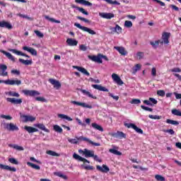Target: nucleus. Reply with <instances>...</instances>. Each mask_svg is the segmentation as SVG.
Returning a JSON list of instances; mask_svg holds the SVG:
<instances>
[{"label": "nucleus", "instance_id": "obj_1", "mask_svg": "<svg viewBox=\"0 0 181 181\" xmlns=\"http://www.w3.org/2000/svg\"><path fill=\"white\" fill-rule=\"evenodd\" d=\"M78 141H85L86 142H88L90 145L93 146H100L101 144L100 143H95L94 141L90 140V139L84 136L76 137V139H68V141L69 144H72L73 145H77L78 144Z\"/></svg>", "mask_w": 181, "mask_h": 181}, {"label": "nucleus", "instance_id": "obj_2", "mask_svg": "<svg viewBox=\"0 0 181 181\" xmlns=\"http://www.w3.org/2000/svg\"><path fill=\"white\" fill-rule=\"evenodd\" d=\"M4 128L7 131H19V127L13 123H4Z\"/></svg>", "mask_w": 181, "mask_h": 181}, {"label": "nucleus", "instance_id": "obj_3", "mask_svg": "<svg viewBox=\"0 0 181 181\" xmlns=\"http://www.w3.org/2000/svg\"><path fill=\"white\" fill-rule=\"evenodd\" d=\"M74 26H76V28H78V29H81V30H83V32H87L88 33H89V35H95V31L87 27L82 26L78 23H75Z\"/></svg>", "mask_w": 181, "mask_h": 181}, {"label": "nucleus", "instance_id": "obj_4", "mask_svg": "<svg viewBox=\"0 0 181 181\" xmlns=\"http://www.w3.org/2000/svg\"><path fill=\"white\" fill-rule=\"evenodd\" d=\"M71 104H73L74 105H77L78 107H82L83 108H89L90 110L93 108L92 105H90L86 103L77 102L75 100H71Z\"/></svg>", "mask_w": 181, "mask_h": 181}, {"label": "nucleus", "instance_id": "obj_5", "mask_svg": "<svg viewBox=\"0 0 181 181\" xmlns=\"http://www.w3.org/2000/svg\"><path fill=\"white\" fill-rule=\"evenodd\" d=\"M124 127H127V128H132V129H134L137 134H144V131L142 129H139L136 125H135L133 123H126L124 124Z\"/></svg>", "mask_w": 181, "mask_h": 181}, {"label": "nucleus", "instance_id": "obj_6", "mask_svg": "<svg viewBox=\"0 0 181 181\" xmlns=\"http://www.w3.org/2000/svg\"><path fill=\"white\" fill-rule=\"evenodd\" d=\"M79 153H83V155H85V158H93V156H94V151H90L87 148L79 150Z\"/></svg>", "mask_w": 181, "mask_h": 181}, {"label": "nucleus", "instance_id": "obj_7", "mask_svg": "<svg viewBox=\"0 0 181 181\" xmlns=\"http://www.w3.org/2000/svg\"><path fill=\"white\" fill-rule=\"evenodd\" d=\"M88 59H90V60H92V62H95V63H99V64L103 63V59H101V54H98L97 56L88 55Z\"/></svg>", "mask_w": 181, "mask_h": 181}, {"label": "nucleus", "instance_id": "obj_8", "mask_svg": "<svg viewBox=\"0 0 181 181\" xmlns=\"http://www.w3.org/2000/svg\"><path fill=\"white\" fill-rule=\"evenodd\" d=\"M8 66L6 64H0V76L2 77H6L8 76Z\"/></svg>", "mask_w": 181, "mask_h": 181}, {"label": "nucleus", "instance_id": "obj_9", "mask_svg": "<svg viewBox=\"0 0 181 181\" xmlns=\"http://www.w3.org/2000/svg\"><path fill=\"white\" fill-rule=\"evenodd\" d=\"M23 94L25 95H30V97H35L36 95H40V93L37 90H23Z\"/></svg>", "mask_w": 181, "mask_h": 181}, {"label": "nucleus", "instance_id": "obj_10", "mask_svg": "<svg viewBox=\"0 0 181 181\" xmlns=\"http://www.w3.org/2000/svg\"><path fill=\"white\" fill-rule=\"evenodd\" d=\"M112 78L115 83H117L118 86H122V84H124V81H122L119 76L117 74H112Z\"/></svg>", "mask_w": 181, "mask_h": 181}, {"label": "nucleus", "instance_id": "obj_11", "mask_svg": "<svg viewBox=\"0 0 181 181\" xmlns=\"http://www.w3.org/2000/svg\"><path fill=\"white\" fill-rule=\"evenodd\" d=\"M169 37H170V34L169 33H164L162 35V40L163 41H160L161 45H168L169 44Z\"/></svg>", "mask_w": 181, "mask_h": 181}, {"label": "nucleus", "instance_id": "obj_12", "mask_svg": "<svg viewBox=\"0 0 181 181\" xmlns=\"http://www.w3.org/2000/svg\"><path fill=\"white\" fill-rule=\"evenodd\" d=\"M6 84V86H21L22 81L21 80L7 79Z\"/></svg>", "mask_w": 181, "mask_h": 181}, {"label": "nucleus", "instance_id": "obj_13", "mask_svg": "<svg viewBox=\"0 0 181 181\" xmlns=\"http://www.w3.org/2000/svg\"><path fill=\"white\" fill-rule=\"evenodd\" d=\"M48 81H49V83L54 86V88H56V90H59V88L62 87V83H60V82L56 79L49 78Z\"/></svg>", "mask_w": 181, "mask_h": 181}, {"label": "nucleus", "instance_id": "obj_14", "mask_svg": "<svg viewBox=\"0 0 181 181\" xmlns=\"http://www.w3.org/2000/svg\"><path fill=\"white\" fill-rule=\"evenodd\" d=\"M6 101H8V103H11V104L15 105L21 104L23 102L21 98L16 99L15 98H7Z\"/></svg>", "mask_w": 181, "mask_h": 181}, {"label": "nucleus", "instance_id": "obj_15", "mask_svg": "<svg viewBox=\"0 0 181 181\" xmlns=\"http://www.w3.org/2000/svg\"><path fill=\"white\" fill-rule=\"evenodd\" d=\"M99 16L103 19H112L115 15L112 13H99Z\"/></svg>", "mask_w": 181, "mask_h": 181}, {"label": "nucleus", "instance_id": "obj_16", "mask_svg": "<svg viewBox=\"0 0 181 181\" xmlns=\"http://www.w3.org/2000/svg\"><path fill=\"white\" fill-rule=\"evenodd\" d=\"M96 169L103 173H108V172H110V168L105 165H103L102 167L100 165H97Z\"/></svg>", "mask_w": 181, "mask_h": 181}, {"label": "nucleus", "instance_id": "obj_17", "mask_svg": "<svg viewBox=\"0 0 181 181\" xmlns=\"http://www.w3.org/2000/svg\"><path fill=\"white\" fill-rule=\"evenodd\" d=\"M22 118L24 122H33V121H36V117L31 115H23Z\"/></svg>", "mask_w": 181, "mask_h": 181}, {"label": "nucleus", "instance_id": "obj_18", "mask_svg": "<svg viewBox=\"0 0 181 181\" xmlns=\"http://www.w3.org/2000/svg\"><path fill=\"white\" fill-rule=\"evenodd\" d=\"M0 28H6V29L11 30L13 27L12 26V24L9 22L3 21H0Z\"/></svg>", "mask_w": 181, "mask_h": 181}, {"label": "nucleus", "instance_id": "obj_19", "mask_svg": "<svg viewBox=\"0 0 181 181\" xmlns=\"http://www.w3.org/2000/svg\"><path fill=\"white\" fill-rule=\"evenodd\" d=\"M73 69H76L78 71H81V73H83V74H85V76H88V77L90 76V72H88L87 69L85 68L78 66H73Z\"/></svg>", "mask_w": 181, "mask_h": 181}, {"label": "nucleus", "instance_id": "obj_20", "mask_svg": "<svg viewBox=\"0 0 181 181\" xmlns=\"http://www.w3.org/2000/svg\"><path fill=\"white\" fill-rule=\"evenodd\" d=\"M23 50H25V52H28V53H30L33 56H37V51L36 49L29 47H23Z\"/></svg>", "mask_w": 181, "mask_h": 181}, {"label": "nucleus", "instance_id": "obj_21", "mask_svg": "<svg viewBox=\"0 0 181 181\" xmlns=\"http://www.w3.org/2000/svg\"><path fill=\"white\" fill-rule=\"evenodd\" d=\"M73 158L74 159H76V160H80L81 162H84L85 163H90V161H88V160L80 156L77 153H74L73 155Z\"/></svg>", "mask_w": 181, "mask_h": 181}, {"label": "nucleus", "instance_id": "obj_22", "mask_svg": "<svg viewBox=\"0 0 181 181\" xmlns=\"http://www.w3.org/2000/svg\"><path fill=\"white\" fill-rule=\"evenodd\" d=\"M81 91L83 95H86L87 97H89V98H93V100H97V96H94L88 90H86L85 89H81Z\"/></svg>", "mask_w": 181, "mask_h": 181}, {"label": "nucleus", "instance_id": "obj_23", "mask_svg": "<svg viewBox=\"0 0 181 181\" xmlns=\"http://www.w3.org/2000/svg\"><path fill=\"white\" fill-rule=\"evenodd\" d=\"M112 136L114 138H119V139H122V138L127 137V135L122 132H117L116 133H113Z\"/></svg>", "mask_w": 181, "mask_h": 181}, {"label": "nucleus", "instance_id": "obj_24", "mask_svg": "<svg viewBox=\"0 0 181 181\" xmlns=\"http://www.w3.org/2000/svg\"><path fill=\"white\" fill-rule=\"evenodd\" d=\"M0 169H3L4 170H9L10 172L16 171V168L14 167H10L9 165H5L4 164H0Z\"/></svg>", "mask_w": 181, "mask_h": 181}, {"label": "nucleus", "instance_id": "obj_25", "mask_svg": "<svg viewBox=\"0 0 181 181\" xmlns=\"http://www.w3.org/2000/svg\"><path fill=\"white\" fill-rule=\"evenodd\" d=\"M0 52L1 53H3V54H5L6 57H7L9 60H11V62H15V57L12 55L11 53H9L3 49H1Z\"/></svg>", "mask_w": 181, "mask_h": 181}, {"label": "nucleus", "instance_id": "obj_26", "mask_svg": "<svg viewBox=\"0 0 181 181\" xmlns=\"http://www.w3.org/2000/svg\"><path fill=\"white\" fill-rule=\"evenodd\" d=\"M66 43L68 46H77L78 41L73 38H68L66 40Z\"/></svg>", "mask_w": 181, "mask_h": 181}, {"label": "nucleus", "instance_id": "obj_27", "mask_svg": "<svg viewBox=\"0 0 181 181\" xmlns=\"http://www.w3.org/2000/svg\"><path fill=\"white\" fill-rule=\"evenodd\" d=\"M93 88H95V90H99V91H105L106 93H108V88L102 86L101 85H92Z\"/></svg>", "mask_w": 181, "mask_h": 181}, {"label": "nucleus", "instance_id": "obj_28", "mask_svg": "<svg viewBox=\"0 0 181 181\" xmlns=\"http://www.w3.org/2000/svg\"><path fill=\"white\" fill-rule=\"evenodd\" d=\"M114 49L117 50L122 56H126L128 52L125 50V48L123 47H114Z\"/></svg>", "mask_w": 181, "mask_h": 181}, {"label": "nucleus", "instance_id": "obj_29", "mask_svg": "<svg viewBox=\"0 0 181 181\" xmlns=\"http://www.w3.org/2000/svg\"><path fill=\"white\" fill-rule=\"evenodd\" d=\"M24 129H25V131H27V132H28V134H33V132H39V129H37L35 127H30V126H25Z\"/></svg>", "mask_w": 181, "mask_h": 181}, {"label": "nucleus", "instance_id": "obj_30", "mask_svg": "<svg viewBox=\"0 0 181 181\" xmlns=\"http://www.w3.org/2000/svg\"><path fill=\"white\" fill-rule=\"evenodd\" d=\"M75 2H76V4L85 5V6H93V4L86 0H75Z\"/></svg>", "mask_w": 181, "mask_h": 181}, {"label": "nucleus", "instance_id": "obj_31", "mask_svg": "<svg viewBox=\"0 0 181 181\" xmlns=\"http://www.w3.org/2000/svg\"><path fill=\"white\" fill-rule=\"evenodd\" d=\"M34 127L39 128V129H41L42 131H45V132H50L48 129H46V127L43 124H34Z\"/></svg>", "mask_w": 181, "mask_h": 181}, {"label": "nucleus", "instance_id": "obj_32", "mask_svg": "<svg viewBox=\"0 0 181 181\" xmlns=\"http://www.w3.org/2000/svg\"><path fill=\"white\" fill-rule=\"evenodd\" d=\"M5 94L9 97H16V98H19L21 97V95L18 93L14 91L5 92Z\"/></svg>", "mask_w": 181, "mask_h": 181}, {"label": "nucleus", "instance_id": "obj_33", "mask_svg": "<svg viewBox=\"0 0 181 181\" xmlns=\"http://www.w3.org/2000/svg\"><path fill=\"white\" fill-rule=\"evenodd\" d=\"M91 127H92V128H94V129L100 131V132H103L104 131V129L103 128V127H101L100 124H98L97 123H92Z\"/></svg>", "mask_w": 181, "mask_h": 181}, {"label": "nucleus", "instance_id": "obj_34", "mask_svg": "<svg viewBox=\"0 0 181 181\" xmlns=\"http://www.w3.org/2000/svg\"><path fill=\"white\" fill-rule=\"evenodd\" d=\"M58 117L61 118V119H66L67 121H73V119L64 114H59Z\"/></svg>", "mask_w": 181, "mask_h": 181}, {"label": "nucleus", "instance_id": "obj_35", "mask_svg": "<svg viewBox=\"0 0 181 181\" xmlns=\"http://www.w3.org/2000/svg\"><path fill=\"white\" fill-rule=\"evenodd\" d=\"M18 62H20V63H22L23 64H25V66H29L30 64H32L33 62L32 59L31 60H25L23 59H19Z\"/></svg>", "mask_w": 181, "mask_h": 181}, {"label": "nucleus", "instance_id": "obj_36", "mask_svg": "<svg viewBox=\"0 0 181 181\" xmlns=\"http://www.w3.org/2000/svg\"><path fill=\"white\" fill-rule=\"evenodd\" d=\"M27 165H28V166H30L33 169H35V170H40V166H39L36 164H33V163L28 162Z\"/></svg>", "mask_w": 181, "mask_h": 181}, {"label": "nucleus", "instance_id": "obj_37", "mask_svg": "<svg viewBox=\"0 0 181 181\" xmlns=\"http://www.w3.org/2000/svg\"><path fill=\"white\" fill-rule=\"evenodd\" d=\"M8 146H10V148H13V149H16V151H24L25 149L23 146L16 144H9Z\"/></svg>", "mask_w": 181, "mask_h": 181}, {"label": "nucleus", "instance_id": "obj_38", "mask_svg": "<svg viewBox=\"0 0 181 181\" xmlns=\"http://www.w3.org/2000/svg\"><path fill=\"white\" fill-rule=\"evenodd\" d=\"M53 129L55 131V132H59V134H62V132H63V129H62V127L57 124L53 126Z\"/></svg>", "mask_w": 181, "mask_h": 181}, {"label": "nucleus", "instance_id": "obj_39", "mask_svg": "<svg viewBox=\"0 0 181 181\" xmlns=\"http://www.w3.org/2000/svg\"><path fill=\"white\" fill-rule=\"evenodd\" d=\"M109 152H110V153H113V155H117V156H121V155H122V153L114 148H110Z\"/></svg>", "mask_w": 181, "mask_h": 181}, {"label": "nucleus", "instance_id": "obj_40", "mask_svg": "<svg viewBox=\"0 0 181 181\" xmlns=\"http://www.w3.org/2000/svg\"><path fill=\"white\" fill-rule=\"evenodd\" d=\"M47 155H50V156H60V154L56 153V151H53L52 150H49L46 151Z\"/></svg>", "mask_w": 181, "mask_h": 181}, {"label": "nucleus", "instance_id": "obj_41", "mask_svg": "<svg viewBox=\"0 0 181 181\" xmlns=\"http://www.w3.org/2000/svg\"><path fill=\"white\" fill-rule=\"evenodd\" d=\"M173 115H176L177 117H181V112L179 110L173 109L171 110Z\"/></svg>", "mask_w": 181, "mask_h": 181}, {"label": "nucleus", "instance_id": "obj_42", "mask_svg": "<svg viewBox=\"0 0 181 181\" xmlns=\"http://www.w3.org/2000/svg\"><path fill=\"white\" fill-rule=\"evenodd\" d=\"M166 123L167 124H170L171 125H179V122L176 121V120H173L170 119H168L166 120Z\"/></svg>", "mask_w": 181, "mask_h": 181}, {"label": "nucleus", "instance_id": "obj_43", "mask_svg": "<svg viewBox=\"0 0 181 181\" xmlns=\"http://www.w3.org/2000/svg\"><path fill=\"white\" fill-rule=\"evenodd\" d=\"M159 43H160V40H157L155 42H151L150 44L151 45L153 49H157L158 46H159Z\"/></svg>", "mask_w": 181, "mask_h": 181}, {"label": "nucleus", "instance_id": "obj_44", "mask_svg": "<svg viewBox=\"0 0 181 181\" xmlns=\"http://www.w3.org/2000/svg\"><path fill=\"white\" fill-rule=\"evenodd\" d=\"M54 175H56V176H58L59 177H62V179H64L65 180H66V179H67V176H66L61 172L54 173Z\"/></svg>", "mask_w": 181, "mask_h": 181}, {"label": "nucleus", "instance_id": "obj_45", "mask_svg": "<svg viewBox=\"0 0 181 181\" xmlns=\"http://www.w3.org/2000/svg\"><path fill=\"white\" fill-rule=\"evenodd\" d=\"M45 19H47L48 21H49V22H53L54 23H60V21L59 20H56L53 18H50L49 16H45Z\"/></svg>", "mask_w": 181, "mask_h": 181}, {"label": "nucleus", "instance_id": "obj_46", "mask_svg": "<svg viewBox=\"0 0 181 181\" xmlns=\"http://www.w3.org/2000/svg\"><path fill=\"white\" fill-rule=\"evenodd\" d=\"M141 103V100L139 99H132L130 101V104H134L135 105H138Z\"/></svg>", "mask_w": 181, "mask_h": 181}, {"label": "nucleus", "instance_id": "obj_47", "mask_svg": "<svg viewBox=\"0 0 181 181\" xmlns=\"http://www.w3.org/2000/svg\"><path fill=\"white\" fill-rule=\"evenodd\" d=\"M155 178L158 181H165L166 180L165 179V177L160 175H156Z\"/></svg>", "mask_w": 181, "mask_h": 181}, {"label": "nucleus", "instance_id": "obj_48", "mask_svg": "<svg viewBox=\"0 0 181 181\" xmlns=\"http://www.w3.org/2000/svg\"><path fill=\"white\" fill-rule=\"evenodd\" d=\"M144 56H145V54L144 52H139L136 53V58L139 60H141V59H144Z\"/></svg>", "mask_w": 181, "mask_h": 181}, {"label": "nucleus", "instance_id": "obj_49", "mask_svg": "<svg viewBox=\"0 0 181 181\" xmlns=\"http://www.w3.org/2000/svg\"><path fill=\"white\" fill-rule=\"evenodd\" d=\"M163 132L169 134L170 135H175V131L173 130V129H165L163 130Z\"/></svg>", "mask_w": 181, "mask_h": 181}, {"label": "nucleus", "instance_id": "obj_50", "mask_svg": "<svg viewBox=\"0 0 181 181\" xmlns=\"http://www.w3.org/2000/svg\"><path fill=\"white\" fill-rule=\"evenodd\" d=\"M8 162H10V163H13V165H19V162L13 158H8Z\"/></svg>", "mask_w": 181, "mask_h": 181}, {"label": "nucleus", "instance_id": "obj_51", "mask_svg": "<svg viewBox=\"0 0 181 181\" xmlns=\"http://www.w3.org/2000/svg\"><path fill=\"white\" fill-rule=\"evenodd\" d=\"M141 108L142 110H144V111H149L150 112H152V111H153V109H152L149 107H146L145 105H141Z\"/></svg>", "mask_w": 181, "mask_h": 181}, {"label": "nucleus", "instance_id": "obj_52", "mask_svg": "<svg viewBox=\"0 0 181 181\" xmlns=\"http://www.w3.org/2000/svg\"><path fill=\"white\" fill-rule=\"evenodd\" d=\"M148 117L151 118V119H160L162 116L150 115Z\"/></svg>", "mask_w": 181, "mask_h": 181}, {"label": "nucleus", "instance_id": "obj_53", "mask_svg": "<svg viewBox=\"0 0 181 181\" xmlns=\"http://www.w3.org/2000/svg\"><path fill=\"white\" fill-rule=\"evenodd\" d=\"M115 28L116 33H117V35H119V33L122 32V28H121L118 24H116Z\"/></svg>", "mask_w": 181, "mask_h": 181}, {"label": "nucleus", "instance_id": "obj_54", "mask_svg": "<svg viewBox=\"0 0 181 181\" xmlns=\"http://www.w3.org/2000/svg\"><path fill=\"white\" fill-rule=\"evenodd\" d=\"M124 27L125 28H132V22L129 21H126L124 22Z\"/></svg>", "mask_w": 181, "mask_h": 181}, {"label": "nucleus", "instance_id": "obj_55", "mask_svg": "<svg viewBox=\"0 0 181 181\" xmlns=\"http://www.w3.org/2000/svg\"><path fill=\"white\" fill-rule=\"evenodd\" d=\"M77 11H79V12L83 13V15H88V12L81 7L77 8Z\"/></svg>", "mask_w": 181, "mask_h": 181}, {"label": "nucleus", "instance_id": "obj_56", "mask_svg": "<svg viewBox=\"0 0 181 181\" xmlns=\"http://www.w3.org/2000/svg\"><path fill=\"white\" fill-rule=\"evenodd\" d=\"M150 103L151 104V107L155 105V104H158V100L153 98H150Z\"/></svg>", "mask_w": 181, "mask_h": 181}, {"label": "nucleus", "instance_id": "obj_57", "mask_svg": "<svg viewBox=\"0 0 181 181\" xmlns=\"http://www.w3.org/2000/svg\"><path fill=\"white\" fill-rule=\"evenodd\" d=\"M157 94L158 95H159L160 97H165V90H159L157 91Z\"/></svg>", "mask_w": 181, "mask_h": 181}, {"label": "nucleus", "instance_id": "obj_58", "mask_svg": "<svg viewBox=\"0 0 181 181\" xmlns=\"http://www.w3.org/2000/svg\"><path fill=\"white\" fill-rule=\"evenodd\" d=\"M11 74H16V76H20L21 75V71L17 69H13L11 71Z\"/></svg>", "mask_w": 181, "mask_h": 181}, {"label": "nucleus", "instance_id": "obj_59", "mask_svg": "<svg viewBox=\"0 0 181 181\" xmlns=\"http://www.w3.org/2000/svg\"><path fill=\"white\" fill-rule=\"evenodd\" d=\"M170 71H172V73H181V69L180 68H173L170 70Z\"/></svg>", "mask_w": 181, "mask_h": 181}, {"label": "nucleus", "instance_id": "obj_60", "mask_svg": "<svg viewBox=\"0 0 181 181\" xmlns=\"http://www.w3.org/2000/svg\"><path fill=\"white\" fill-rule=\"evenodd\" d=\"M35 35L38 37H43L44 35L43 33H42V32L39 31V30H35L34 31Z\"/></svg>", "mask_w": 181, "mask_h": 181}, {"label": "nucleus", "instance_id": "obj_61", "mask_svg": "<svg viewBox=\"0 0 181 181\" xmlns=\"http://www.w3.org/2000/svg\"><path fill=\"white\" fill-rule=\"evenodd\" d=\"M141 64H136L135 68L134 69V73H136V71L141 70Z\"/></svg>", "mask_w": 181, "mask_h": 181}, {"label": "nucleus", "instance_id": "obj_62", "mask_svg": "<svg viewBox=\"0 0 181 181\" xmlns=\"http://www.w3.org/2000/svg\"><path fill=\"white\" fill-rule=\"evenodd\" d=\"M36 101H41V103H46V99L42 97H37L35 98Z\"/></svg>", "mask_w": 181, "mask_h": 181}, {"label": "nucleus", "instance_id": "obj_63", "mask_svg": "<svg viewBox=\"0 0 181 181\" xmlns=\"http://www.w3.org/2000/svg\"><path fill=\"white\" fill-rule=\"evenodd\" d=\"M0 117L1 118H4V119H8V120L12 119V117L9 115H1Z\"/></svg>", "mask_w": 181, "mask_h": 181}, {"label": "nucleus", "instance_id": "obj_64", "mask_svg": "<svg viewBox=\"0 0 181 181\" xmlns=\"http://www.w3.org/2000/svg\"><path fill=\"white\" fill-rule=\"evenodd\" d=\"M173 94L175 96V98L177 100H180L181 99V93H177L176 92H174Z\"/></svg>", "mask_w": 181, "mask_h": 181}]
</instances>
